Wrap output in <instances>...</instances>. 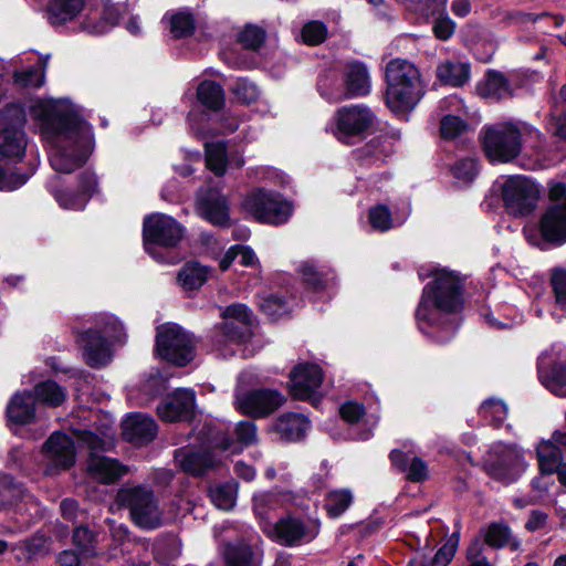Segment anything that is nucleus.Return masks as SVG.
Wrapping results in <instances>:
<instances>
[{"label":"nucleus","mask_w":566,"mask_h":566,"mask_svg":"<svg viewBox=\"0 0 566 566\" xmlns=\"http://www.w3.org/2000/svg\"><path fill=\"white\" fill-rule=\"evenodd\" d=\"M406 472V479L412 483H422L429 478L427 463L417 455L410 460Z\"/></svg>","instance_id":"62"},{"label":"nucleus","mask_w":566,"mask_h":566,"mask_svg":"<svg viewBox=\"0 0 566 566\" xmlns=\"http://www.w3.org/2000/svg\"><path fill=\"white\" fill-rule=\"evenodd\" d=\"M374 114L364 105L343 106L336 112L337 138L350 144V138L361 137L370 128Z\"/></svg>","instance_id":"15"},{"label":"nucleus","mask_w":566,"mask_h":566,"mask_svg":"<svg viewBox=\"0 0 566 566\" xmlns=\"http://www.w3.org/2000/svg\"><path fill=\"white\" fill-rule=\"evenodd\" d=\"M122 10L118 4L105 2L101 13L90 9L80 24V30L91 35H102L109 32L119 21Z\"/></svg>","instance_id":"25"},{"label":"nucleus","mask_w":566,"mask_h":566,"mask_svg":"<svg viewBox=\"0 0 566 566\" xmlns=\"http://www.w3.org/2000/svg\"><path fill=\"white\" fill-rule=\"evenodd\" d=\"M169 15V31L174 39L181 40L191 38L197 30V21L188 8H182L176 12L165 14V18Z\"/></svg>","instance_id":"39"},{"label":"nucleus","mask_w":566,"mask_h":566,"mask_svg":"<svg viewBox=\"0 0 566 566\" xmlns=\"http://www.w3.org/2000/svg\"><path fill=\"white\" fill-rule=\"evenodd\" d=\"M158 434V424L150 416L140 412L130 413L122 424V437L137 447L147 446Z\"/></svg>","instance_id":"23"},{"label":"nucleus","mask_w":566,"mask_h":566,"mask_svg":"<svg viewBox=\"0 0 566 566\" xmlns=\"http://www.w3.org/2000/svg\"><path fill=\"white\" fill-rule=\"evenodd\" d=\"M481 532H483V542L496 549L505 547L512 535L510 526L501 522H492Z\"/></svg>","instance_id":"47"},{"label":"nucleus","mask_w":566,"mask_h":566,"mask_svg":"<svg viewBox=\"0 0 566 566\" xmlns=\"http://www.w3.org/2000/svg\"><path fill=\"white\" fill-rule=\"evenodd\" d=\"M76 342L83 349L85 363L91 368H101L112 358L111 344L98 328H87L78 333Z\"/></svg>","instance_id":"20"},{"label":"nucleus","mask_w":566,"mask_h":566,"mask_svg":"<svg viewBox=\"0 0 566 566\" xmlns=\"http://www.w3.org/2000/svg\"><path fill=\"white\" fill-rule=\"evenodd\" d=\"M479 142L490 163L506 164L520 156L523 135L513 122H501L483 126L479 134Z\"/></svg>","instance_id":"4"},{"label":"nucleus","mask_w":566,"mask_h":566,"mask_svg":"<svg viewBox=\"0 0 566 566\" xmlns=\"http://www.w3.org/2000/svg\"><path fill=\"white\" fill-rule=\"evenodd\" d=\"M197 101L207 111L221 112L226 106V92L223 86L214 80H203L196 91Z\"/></svg>","instance_id":"34"},{"label":"nucleus","mask_w":566,"mask_h":566,"mask_svg":"<svg viewBox=\"0 0 566 566\" xmlns=\"http://www.w3.org/2000/svg\"><path fill=\"white\" fill-rule=\"evenodd\" d=\"M11 457L15 469L33 481L35 476V457L33 454V448L24 451V447H17L12 450Z\"/></svg>","instance_id":"50"},{"label":"nucleus","mask_w":566,"mask_h":566,"mask_svg":"<svg viewBox=\"0 0 566 566\" xmlns=\"http://www.w3.org/2000/svg\"><path fill=\"white\" fill-rule=\"evenodd\" d=\"M238 483L234 481H228L210 488L208 496L216 507L229 511L235 504Z\"/></svg>","instance_id":"45"},{"label":"nucleus","mask_w":566,"mask_h":566,"mask_svg":"<svg viewBox=\"0 0 566 566\" xmlns=\"http://www.w3.org/2000/svg\"><path fill=\"white\" fill-rule=\"evenodd\" d=\"M476 92L481 97L493 98L496 102L513 96L510 80L504 73L493 69L485 72L483 81L476 85Z\"/></svg>","instance_id":"31"},{"label":"nucleus","mask_w":566,"mask_h":566,"mask_svg":"<svg viewBox=\"0 0 566 566\" xmlns=\"http://www.w3.org/2000/svg\"><path fill=\"white\" fill-rule=\"evenodd\" d=\"M186 233V228L174 217L161 212L145 216L143 220V245L154 255L155 248L175 249Z\"/></svg>","instance_id":"9"},{"label":"nucleus","mask_w":566,"mask_h":566,"mask_svg":"<svg viewBox=\"0 0 566 566\" xmlns=\"http://www.w3.org/2000/svg\"><path fill=\"white\" fill-rule=\"evenodd\" d=\"M220 555L224 566H260L253 546L242 537L224 542Z\"/></svg>","instance_id":"29"},{"label":"nucleus","mask_w":566,"mask_h":566,"mask_svg":"<svg viewBox=\"0 0 566 566\" xmlns=\"http://www.w3.org/2000/svg\"><path fill=\"white\" fill-rule=\"evenodd\" d=\"M87 0H49L46 18L51 25L62 27L74 20L85 8Z\"/></svg>","instance_id":"33"},{"label":"nucleus","mask_w":566,"mask_h":566,"mask_svg":"<svg viewBox=\"0 0 566 566\" xmlns=\"http://www.w3.org/2000/svg\"><path fill=\"white\" fill-rule=\"evenodd\" d=\"M232 93L235 99L243 105H251L259 99L256 85L248 78L240 77L235 81Z\"/></svg>","instance_id":"55"},{"label":"nucleus","mask_w":566,"mask_h":566,"mask_svg":"<svg viewBox=\"0 0 566 566\" xmlns=\"http://www.w3.org/2000/svg\"><path fill=\"white\" fill-rule=\"evenodd\" d=\"M459 547V530L453 531V533L447 538L444 544L438 548L434 556L430 559V566H448Z\"/></svg>","instance_id":"51"},{"label":"nucleus","mask_w":566,"mask_h":566,"mask_svg":"<svg viewBox=\"0 0 566 566\" xmlns=\"http://www.w3.org/2000/svg\"><path fill=\"white\" fill-rule=\"evenodd\" d=\"M155 354L176 367H185L196 357L193 334L176 323H166L156 331Z\"/></svg>","instance_id":"6"},{"label":"nucleus","mask_w":566,"mask_h":566,"mask_svg":"<svg viewBox=\"0 0 566 566\" xmlns=\"http://www.w3.org/2000/svg\"><path fill=\"white\" fill-rule=\"evenodd\" d=\"M395 153L392 139L378 135L352 150V158L361 168L381 167Z\"/></svg>","instance_id":"21"},{"label":"nucleus","mask_w":566,"mask_h":566,"mask_svg":"<svg viewBox=\"0 0 566 566\" xmlns=\"http://www.w3.org/2000/svg\"><path fill=\"white\" fill-rule=\"evenodd\" d=\"M42 452L60 470L71 469L76 461V449L71 436L54 431L42 446Z\"/></svg>","instance_id":"22"},{"label":"nucleus","mask_w":566,"mask_h":566,"mask_svg":"<svg viewBox=\"0 0 566 566\" xmlns=\"http://www.w3.org/2000/svg\"><path fill=\"white\" fill-rule=\"evenodd\" d=\"M67 399L66 389L53 379L38 381V408H59Z\"/></svg>","instance_id":"41"},{"label":"nucleus","mask_w":566,"mask_h":566,"mask_svg":"<svg viewBox=\"0 0 566 566\" xmlns=\"http://www.w3.org/2000/svg\"><path fill=\"white\" fill-rule=\"evenodd\" d=\"M365 413V406L354 400H347L339 407L340 418L348 423H357Z\"/></svg>","instance_id":"63"},{"label":"nucleus","mask_w":566,"mask_h":566,"mask_svg":"<svg viewBox=\"0 0 566 566\" xmlns=\"http://www.w3.org/2000/svg\"><path fill=\"white\" fill-rule=\"evenodd\" d=\"M541 384L553 395L566 398V359L556 358L537 363Z\"/></svg>","instance_id":"27"},{"label":"nucleus","mask_w":566,"mask_h":566,"mask_svg":"<svg viewBox=\"0 0 566 566\" xmlns=\"http://www.w3.org/2000/svg\"><path fill=\"white\" fill-rule=\"evenodd\" d=\"M538 469L542 475H553L559 470L563 461L562 449L552 440H542L536 447Z\"/></svg>","instance_id":"36"},{"label":"nucleus","mask_w":566,"mask_h":566,"mask_svg":"<svg viewBox=\"0 0 566 566\" xmlns=\"http://www.w3.org/2000/svg\"><path fill=\"white\" fill-rule=\"evenodd\" d=\"M72 542L82 553H88L93 547V533L87 526H77L73 531Z\"/></svg>","instance_id":"64"},{"label":"nucleus","mask_w":566,"mask_h":566,"mask_svg":"<svg viewBox=\"0 0 566 566\" xmlns=\"http://www.w3.org/2000/svg\"><path fill=\"white\" fill-rule=\"evenodd\" d=\"M206 166L217 177H222L227 172L228 154L226 144L216 143L206 145Z\"/></svg>","instance_id":"46"},{"label":"nucleus","mask_w":566,"mask_h":566,"mask_svg":"<svg viewBox=\"0 0 566 566\" xmlns=\"http://www.w3.org/2000/svg\"><path fill=\"white\" fill-rule=\"evenodd\" d=\"M293 297L285 292H274L264 295L260 301V311L270 321L277 322L283 316L289 315L293 310Z\"/></svg>","instance_id":"35"},{"label":"nucleus","mask_w":566,"mask_h":566,"mask_svg":"<svg viewBox=\"0 0 566 566\" xmlns=\"http://www.w3.org/2000/svg\"><path fill=\"white\" fill-rule=\"evenodd\" d=\"M222 317L226 321L232 319L231 322H237L242 325H251V311L242 303L228 305L222 313Z\"/></svg>","instance_id":"61"},{"label":"nucleus","mask_w":566,"mask_h":566,"mask_svg":"<svg viewBox=\"0 0 566 566\" xmlns=\"http://www.w3.org/2000/svg\"><path fill=\"white\" fill-rule=\"evenodd\" d=\"M319 520L306 525L301 518L287 515L281 517L273 526L275 542L286 547H295L312 542L319 533Z\"/></svg>","instance_id":"16"},{"label":"nucleus","mask_w":566,"mask_h":566,"mask_svg":"<svg viewBox=\"0 0 566 566\" xmlns=\"http://www.w3.org/2000/svg\"><path fill=\"white\" fill-rule=\"evenodd\" d=\"M198 216L218 228L231 226L230 202L228 197L217 187L200 188L196 196Z\"/></svg>","instance_id":"14"},{"label":"nucleus","mask_w":566,"mask_h":566,"mask_svg":"<svg viewBox=\"0 0 566 566\" xmlns=\"http://www.w3.org/2000/svg\"><path fill=\"white\" fill-rule=\"evenodd\" d=\"M212 268L197 260L187 261L178 273V282L187 291L200 289L207 281Z\"/></svg>","instance_id":"37"},{"label":"nucleus","mask_w":566,"mask_h":566,"mask_svg":"<svg viewBox=\"0 0 566 566\" xmlns=\"http://www.w3.org/2000/svg\"><path fill=\"white\" fill-rule=\"evenodd\" d=\"M27 116L22 102L8 103L0 109V159L21 161L24 158Z\"/></svg>","instance_id":"5"},{"label":"nucleus","mask_w":566,"mask_h":566,"mask_svg":"<svg viewBox=\"0 0 566 566\" xmlns=\"http://www.w3.org/2000/svg\"><path fill=\"white\" fill-rule=\"evenodd\" d=\"M437 77L444 84L463 86L470 80V65L447 61L438 66Z\"/></svg>","instance_id":"43"},{"label":"nucleus","mask_w":566,"mask_h":566,"mask_svg":"<svg viewBox=\"0 0 566 566\" xmlns=\"http://www.w3.org/2000/svg\"><path fill=\"white\" fill-rule=\"evenodd\" d=\"M167 389L168 379L164 377L159 371L149 375L139 384L138 387L139 394L148 401L163 397Z\"/></svg>","instance_id":"48"},{"label":"nucleus","mask_w":566,"mask_h":566,"mask_svg":"<svg viewBox=\"0 0 566 566\" xmlns=\"http://www.w3.org/2000/svg\"><path fill=\"white\" fill-rule=\"evenodd\" d=\"M87 470L92 476L103 484L116 483L127 473V467L117 459L99 455L94 452L90 453Z\"/></svg>","instance_id":"28"},{"label":"nucleus","mask_w":566,"mask_h":566,"mask_svg":"<svg viewBox=\"0 0 566 566\" xmlns=\"http://www.w3.org/2000/svg\"><path fill=\"white\" fill-rule=\"evenodd\" d=\"M25 488L9 473L0 474V511H8L23 497Z\"/></svg>","instance_id":"42"},{"label":"nucleus","mask_w":566,"mask_h":566,"mask_svg":"<svg viewBox=\"0 0 566 566\" xmlns=\"http://www.w3.org/2000/svg\"><path fill=\"white\" fill-rule=\"evenodd\" d=\"M549 285L558 307L566 311V269L556 266L551 270Z\"/></svg>","instance_id":"52"},{"label":"nucleus","mask_w":566,"mask_h":566,"mask_svg":"<svg viewBox=\"0 0 566 566\" xmlns=\"http://www.w3.org/2000/svg\"><path fill=\"white\" fill-rule=\"evenodd\" d=\"M221 329L227 339L238 344L247 343L251 337L250 325H242L237 322L226 321L222 324Z\"/></svg>","instance_id":"59"},{"label":"nucleus","mask_w":566,"mask_h":566,"mask_svg":"<svg viewBox=\"0 0 566 566\" xmlns=\"http://www.w3.org/2000/svg\"><path fill=\"white\" fill-rule=\"evenodd\" d=\"M76 188L62 187L61 177L52 175L44 187L59 206L66 210L82 211L91 199L101 192L98 176L93 169H84L77 176Z\"/></svg>","instance_id":"8"},{"label":"nucleus","mask_w":566,"mask_h":566,"mask_svg":"<svg viewBox=\"0 0 566 566\" xmlns=\"http://www.w3.org/2000/svg\"><path fill=\"white\" fill-rule=\"evenodd\" d=\"M490 475L505 485L514 483L518 475L515 470L503 460H497L490 465Z\"/></svg>","instance_id":"60"},{"label":"nucleus","mask_w":566,"mask_h":566,"mask_svg":"<svg viewBox=\"0 0 566 566\" xmlns=\"http://www.w3.org/2000/svg\"><path fill=\"white\" fill-rule=\"evenodd\" d=\"M242 208L259 223L285 224L294 212L293 202L281 192L265 188H255L244 197Z\"/></svg>","instance_id":"7"},{"label":"nucleus","mask_w":566,"mask_h":566,"mask_svg":"<svg viewBox=\"0 0 566 566\" xmlns=\"http://www.w3.org/2000/svg\"><path fill=\"white\" fill-rule=\"evenodd\" d=\"M468 128V123L458 115L448 114L440 122V135L446 140L461 136Z\"/></svg>","instance_id":"54"},{"label":"nucleus","mask_w":566,"mask_h":566,"mask_svg":"<svg viewBox=\"0 0 566 566\" xmlns=\"http://www.w3.org/2000/svg\"><path fill=\"white\" fill-rule=\"evenodd\" d=\"M200 447L205 450L227 451L231 448L233 440L227 431L214 424L205 423L198 433Z\"/></svg>","instance_id":"40"},{"label":"nucleus","mask_w":566,"mask_h":566,"mask_svg":"<svg viewBox=\"0 0 566 566\" xmlns=\"http://www.w3.org/2000/svg\"><path fill=\"white\" fill-rule=\"evenodd\" d=\"M439 12V17L436 19L432 31L437 39L441 41L449 40L454 31H455V23L454 21L448 15L446 12V6L443 8L434 7L432 10V14Z\"/></svg>","instance_id":"58"},{"label":"nucleus","mask_w":566,"mask_h":566,"mask_svg":"<svg viewBox=\"0 0 566 566\" xmlns=\"http://www.w3.org/2000/svg\"><path fill=\"white\" fill-rule=\"evenodd\" d=\"M328 30L322 21H310L305 23L301 31L302 40L305 44L316 46L327 39Z\"/></svg>","instance_id":"53"},{"label":"nucleus","mask_w":566,"mask_h":566,"mask_svg":"<svg viewBox=\"0 0 566 566\" xmlns=\"http://www.w3.org/2000/svg\"><path fill=\"white\" fill-rule=\"evenodd\" d=\"M535 230L536 238L533 244L541 250L566 244V201L547 205L538 218Z\"/></svg>","instance_id":"12"},{"label":"nucleus","mask_w":566,"mask_h":566,"mask_svg":"<svg viewBox=\"0 0 566 566\" xmlns=\"http://www.w3.org/2000/svg\"><path fill=\"white\" fill-rule=\"evenodd\" d=\"M368 220L373 229L386 232L392 228V216L386 205H376L369 209Z\"/></svg>","instance_id":"57"},{"label":"nucleus","mask_w":566,"mask_h":566,"mask_svg":"<svg viewBox=\"0 0 566 566\" xmlns=\"http://www.w3.org/2000/svg\"><path fill=\"white\" fill-rule=\"evenodd\" d=\"M220 464L221 460L213 451L201 447L184 451L180 460V469L193 478H202Z\"/></svg>","instance_id":"26"},{"label":"nucleus","mask_w":566,"mask_h":566,"mask_svg":"<svg viewBox=\"0 0 566 566\" xmlns=\"http://www.w3.org/2000/svg\"><path fill=\"white\" fill-rule=\"evenodd\" d=\"M501 197L505 211L513 217H527L537 207L539 190L524 176H512L502 186Z\"/></svg>","instance_id":"11"},{"label":"nucleus","mask_w":566,"mask_h":566,"mask_svg":"<svg viewBox=\"0 0 566 566\" xmlns=\"http://www.w3.org/2000/svg\"><path fill=\"white\" fill-rule=\"evenodd\" d=\"M6 418L8 428L22 437L24 427L35 421V386L11 397L6 408Z\"/></svg>","instance_id":"18"},{"label":"nucleus","mask_w":566,"mask_h":566,"mask_svg":"<svg viewBox=\"0 0 566 566\" xmlns=\"http://www.w3.org/2000/svg\"><path fill=\"white\" fill-rule=\"evenodd\" d=\"M344 85L347 97H361L370 93V76L363 61L354 60L346 64Z\"/></svg>","instance_id":"30"},{"label":"nucleus","mask_w":566,"mask_h":566,"mask_svg":"<svg viewBox=\"0 0 566 566\" xmlns=\"http://www.w3.org/2000/svg\"><path fill=\"white\" fill-rule=\"evenodd\" d=\"M311 421L298 412H284L270 426V431L279 437L282 442H300L305 439Z\"/></svg>","instance_id":"24"},{"label":"nucleus","mask_w":566,"mask_h":566,"mask_svg":"<svg viewBox=\"0 0 566 566\" xmlns=\"http://www.w3.org/2000/svg\"><path fill=\"white\" fill-rule=\"evenodd\" d=\"M117 502L129 510L132 521L143 530H156L163 521L158 512L154 492L142 485L130 489H120Z\"/></svg>","instance_id":"10"},{"label":"nucleus","mask_w":566,"mask_h":566,"mask_svg":"<svg viewBox=\"0 0 566 566\" xmlns=\"http://www.w3.org/2000/svg\"><path fill=\"white\" fill-rule=\"evenodd\" d=\"M354 504V494L348 488L333 489L324 495L323 509L331 520H337Z\"/></svg>","instance_id":"38"},{"label":"nucleus","mask_w":566,"mask_h":566,"mask_svg":"<svg viewBox=\"0 0 566 566\" xmlns=\"http://www.w3.org/2000/svg\"><path fill=\"white\" fill-rule=\"evenodd\" d=\"M266 32L262 27L245 24L238 33L237 42L245 50L258 51L265 42Z\"/></svg>","instance_id":"49"},{"label":"nucleus","mask_w":566,"mask_h":566,"mask_svg":"<svg viewBox=\"0 0 566 566\" xmlns=\"http://www.w3.org/2000/svg\"><path fill=\"white\" fill-rule=\"evenodd\" d=\"M452 176L463 182H472L479 174V161L467 157L457 160L451 167Z\"/></svg>","instance_id":"56"},{"label":"nucleus","mask_w":566,"mask_h":566,"mask_svg":"<svg viewBox=\"0 0 566 566\" xmlns=\"http://www.w3.org/2000/svg\"><path fill=\"white\" fill-rule=\"evenodd\" d=\"M286 398L273 388H252L237 395V409L254 419L265 418L281 408Z\"/></svg>","instance_id":"13"},{"label":"nucleus","mask_w":566,"mask_h":566,"mask_svg":"<svg viewBox=\"0 0 566 566\" xmlns=\"http://www.w3.org/2000/svg\"><path fill=\"white\" fill-rule=\"evenodd\" d=\"M196 395L191 389L178 388L157 406V415L164 422L191 421L195 416Z\"/></svg>","instance_id":"17"},{"label":"nucleus","mask_w":566,"mask_h":566,"mask_svg":"<svg viewBox=\"0 0 566 566\" xmlns=\"http://www.w3.org/2000/svg\"><path fill=\"white\" fill-rule=\"evenodd\" d=\"M384 102L399 119H408L424 95L419 70L409 61L394 59L385 69Z\"/></svg>","instance_id":"3"},{"label":"nucleus","mask_w":566,"mask_h":566,"mask_svg":"<svg viewBox=\"0 0 566 566\" xmlns=\"http://www.w3.org/2000/svg\"><path fill=\"white\" fill-rule=\"evenodd\" d=\"M428 282L416 308L415 318L418 329L436 344H447L457 334L460 323L451 315L464 307L463 283L451 271L439 269L428 274Z\"/></svg>","instance_id":"2"},{"label":"nucleus","mask_w":566,"mask_h":566,"mask_svg":"<svg viewBox=\"0 0 566 566\" xmlns=\"http://www.w3.org/2000/svg\"><path fill=\"white\" fill-rule=\"evenodd\" d=\"M323 369L315 363H301L289 375V394L296 400H308L323 382Z\"/></svg>","instance_id":"19"},{"label":"nucleus","mask_w":566,"mask_h":566,"mask_svg":"<svg viewBox=\"0 0 566 566\" xmlns=\"http://www.w3.org/2000/svg\"><path fill=\"white\" fill-rule=\"evenodd\" d=\"M507 412V405L503 400L495 398L484 400L479 408L480 417L493 429L503 427Z\"/></svg>","instance_id":"44"},{"label":"nucleus","mask_w":566,"mask_h":566,"mask_svg":"<svg viewBox=\"0 0 566 566\" xmlns=\"http://www.w3.org/2000/svg\"><path fill=\"white\" fill-rule=\"evenodd\" d=\"M297 272L304 290L313 294L325 292L328 283L334 279V273L331 270L317 268L313 260L302 262Z\"/></svg>","instance_id":"32"},{"label":"nucleus","mask_w":566,"mask_h":566,"mask_svg":"<svg viewBox=\"0 0 566 566\" xmlns=\"http://www.w3.org/2000/svg\"><path fill=\"white\" fill-rule=\"evenodd\" d=\"M38 122L43 143L50 145L49 161L56 172L83 168L95 148L93 126L69 97H38Z\"/></svg>","instance_id":"1"}]
</instances>
